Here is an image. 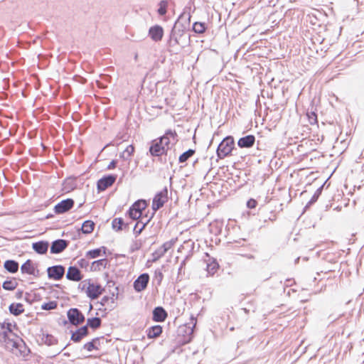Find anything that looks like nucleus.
<instances>
[{"mask_svg":"<svg viewBox=\"0 0 364 364\" xmlns=\"http://www.w3.org/2000/svg\"><path fill=\"white\" fill-rule=\"evenodd\" d=\"M235 148V141L232 136L225 137L219 144L217 148L216 154L219 159H224L232 154V151Z\"/></svg>","mask_w":364,"mask_h":364,"instance_id":"f257e3e1","label":"nucleus"},{"mask_svg":"<svg viewBox=\"0 0 364 364\" xmlns=\"http://www.w3.org/2000/svg\"><path fill=\"white\" fill-rule=\"evenodd\" d=\"M158 140L168 151L170 144L174 145L178 141V135L175 130L168 129Z\"/></svg>","mask_w":364,"mask_h":364,"instance_id":"f03ea898","label":"nucleus"},{"mask_svg":"<svg viewBox=\"0 0 364 364\" xmlns=\"http://www.w3.org/2000/svg\"><path fill=\"white\" fill-rule=\"evenodd\" d=\"M168 188L165 187L163 190L159 191L154 196L152 201L153 213H155L159 209L162 208L166 202L168 200Z\"/></svg>","mask_w":364,"mask_h":364,"instance_id":"7ed1b4c3","label":"nucleus"},{"mask_svg":"<svg viewBox=\"0 0 364 364\" xmlns=\"http://www.w3.org/2000/svg\"><path fill=\"white\" fill-rule=\"evenodd\" d=\"M69 322L74 326H79L85 321V316L77 308H72L67 312Z\"/></svg>","mask_w":364,"mask_h":364,"instance_id":"20e7f679","label":"nucleus"},{"mask_svg":"<svg viewBox=\"0 0 364 364\" xmlns=\"http://www.w3.org/2000/svg\"><path fill=\"white\" fill-rule=\"evenodd\" d=\"M105 291V289L98 284L90 282L87 281V287L86 288L87 296L92 300L97 299Z\"/></svg>","mask_w":364,"mask_h":364,"instance_id":"39448f33","label":"nucleus"},{"mask_svg":"<svg viewBox=\"0 0 364 364\" xmlns=\"http://www.w3.org/2000/svg\"><path fill=\"white\" fill-rule=\"evenodd\" d=\"M183 36V30L177 29L175 26L171 32L170 38L168 40V46L171 48H174L177 45L181 44V38Z\"/></svg>","mask_w":364,"mask_h":364,"instance_id":"423d86ee","label":"nucleus"},{"mask_svg":"<svg viewBox=\"0 0 364 364\" xmlns=\"http://www.w3.org/2000/svg\"><path fill=\"white\" fill-rule=\"evenodd\" d=\"M74 200L72 198L63 200L55 205L54 212L56 214L65 213L72 209L74 206Z\"/></svg>","mask_w":364,"mask_h":364,"instance_id":"0eeeda50","label":"nucleus"},{"mask_svg":"<svg viewBox=\"0 0 364 364\" xmlns=\"http://www.w3.org/2000/svg\"><path fill=\"white\" fill-rule=\"evenodd\" d=\"M117 175L109 174L103 176L97 183V188L99 191H103L110 187L116 181Z\"/></svg>","mask_w":364,"mask_h":364,"instance_id":"6e6552de","label":"nucleus"},{"mask_svg":"<svg viewBox=\"0 0 364 364\" xmlns=\"http://www.w3.org/2000/svg\"><path fill=\"white\" fill-rule=\"evenodd\" d=\"M149 282V275L147 273L140 274L134 282L133 287L136 292H141L146 289Z\"/></svg>","mask_w":364,"mask_h":364,"instance_id":"1a4fd4ad","label":"nucleus"},{"mask_svg":"<svg viewBox=\"0 0 364 364\" xmlns=\"http://www.w3.org/2000/svg\"><path fill=\"white\" fill-rule=\"evenodd\" d=\"M48 277L56 281L61 279L65 274V267L62 265H54L47 269Z\"/></svg>","mask_w":364,"mask_h":364,"instance_id":"9d476101","label":"nucleus"},{"mask_svg":"<svg viewBox=\"0 0 364 364\" xmlns=\"http://www.w3.org/2000/svg\"><path fill=\"white\" fill-rule=\"evenodd\" d=\"M149 152L153 156H161L163 154L167 155L168 151L165 146L159 141V140H154L149 147Z\"/></svg>","mask_w":364,"mask_h":364,"instance_id":"9b49d317","label":"nucleus"},{"mask_svg":"<svg viewBox=\"0 0 364 364\" xmlns=\"http://www.w3.org/2000/svg\"><path fill=\"white\" fill-rule=\"evenodd\" d=\"M154 213H152L151 215L148 217L145 215L144 217H141L137 221L134 227V233L136 235V237L139 235L143 230L145 228L146 225L149 223L151 219L153 218Z\"/></svg>","mask_w":364,"mask_h":364,"instance_id":"f8f14e48","label":"nucleus"},{"mask_svg":"<svg viewBox=\"0 0 364 364\" xmlns=\"http://www.w3.org/2000/svg\"><path fill=\"white\" fill-rule=\"evenodd\" d=\"M68 245V242L63 239L54 240L50 247V252L52 254H59L64 251Z\"/></svg>","mask_w":364,"mask_h":364,"instance_id":"ddd939ff","label":"nucleus"},{"mask_svg":"<svg viewBox=\"0 0 364 364\" xmlns=\"http://www.w3.org/2000/svg\"><path fill=\"white\" fill-rule=\"evenodd\" d=\"M168 314L162 306H156L152 311V320L155 322H164Z\"/></svg>","mask_w":364,"mask_h":364,"instance_id":"4468645a","label":"nucleus"},{"mask_svg":"<svg viewBox=\"0 0 364 364\" xmlns=\"http://www.w3.org/2000/svg\"><path fill=\"white\" fill-rule=\"evenodd\" d=\"M208 259H205L204 261L206 263V271L208 275H214L219 268V264L215 259L210 257L208 254H206Z\"/></svg>","mask_w":364,"mask_h":364,"instance_id":"2eb2a0df","label":"nucleus"},{"mask_svg":"<svg viewBox=\"0 0 364 364\" xmlns=\"http://www.w3.org/2000/svg\"><path fill=\"white\" fill-rule=\"evenodd\" d=\"M66 278L70 281L79 282L82 279V274L76 266H70L68 269Z\"/></svg>","mask_w":364,"mask_h":364,"instance_id":"dca6fc26","label":"nucleus"},{"mask_svg":"<svg viewBox=\"0 0 364 364\" xmlns=\"http://www.w3.org/2000/svg\"><path fill=\"white\" fill-rule=\"evenodd\" d=\"M149 35L153 41H159L163 38L164 29L159 25L151 26L149 30Z\"/></svg>","mask_w":364,"mask_h":364,"instance_id":"f3484780","label":"nucleus"},{"mask_svg":"<svg viewBox=\"0 0 364 364\" xmlns=\"http://www.w3.org/2000/svg\"><path fill=\"white\" fill-rule=\"evenodd\" d=\"M88 334L89 330L87 328V326H83L75 332H73L71 335V340L75 343H78Z\"/></svg>","mask_w":364,"mask_h":364,"instance_id":"a211bd4d","label":"nucleus"},{"mask_svg":"<svg viewBox=\"0 0 364 364\" xmlns=\"http://www.w3.org/2000/svg\"><path fill=\"white\" fill-rule=\"evenodd\" d=\"M255 142V137L254 135L250 134L241 137L238 141L237 145L240 148H250L253 146Z\"/></svg>","mask_w":364,"mask_h":364,"instance_id":"6ab92c4d","label":"nucleus"},{"mask_svg":"<svg viewBox=\"0 0 364 364\" xmlns=\"http://www.w3.org/2000/svg\"><path fill=\"white\" fill-rule=\"evenodd\" d=\"M21 271L23 274H28L37 277L36 274V267L31 259H27L21 267Z\"/></svg>","mask_w":364,"mask_h":364,"instance_id":"aec40b11","label":"nucleus"},{"mask_svg":"<svg viewBox=\"0 0 364 364\" xmlns=\"http://www.w3.org/2000/svg\"><path fill=\"white\" fill-rule=\"evenodd\" d=\"M49 243L46 241H39L33 242L32 247L35 252L38 254L43 255L47 252Z\"/></svg>","mask_w":364,"mask_h":364,"instance_id":"412c9836","label":"nucleus"},{"mask_svg":"<svg viewBox=\"0 0 364 364\" xmlns=\"http://www.w3.org/2000/svg\"><path fill=\"white\" fill-rule=\"evenodd\" d=\"M146 332L149 338H156L162 333L163 328L160 325H155L147 328Z\"/></svg>","mask_w":364,"mask_h":364,"instance_id":"4be33fe9","label":"nucleus"},{"mask_svg":"<svg viewBox=\"0 0 364 364\" xmlns=\"http://www.w3.org/2000/svg\"><path fill=\"white\" fill-rule=\"evenodd\" d=\"M4 268L10 273L14 274L18 271L19 264L18 262L13 259H8L4 262Z\"/></svg>","mask_w":364,"mask_h":364,"instance_id":"5701e85b","label":"nucleus"},{"mask_svg":"<svg viewBox=\"0 0 364 364\" xmlns=\"http://www.w3.org/2000/svg\"><path fill=\"white\" fill-rule=\"evenodd\" d=\"M9 312L14 316H19L24 312L23 305L21 303H13L9 306Z\"/></svg>","mask_w":364,"mask_h":364,"instance_id":"b1692460","label":"nucleus"},{"mask_svg":"<svg viewBox=\"0 0 364 364\" xmlns=\"http://www.w3.org/2000/svg\"><path fill=\"white\" fill-rule=\"evenodd\" d=\"M128 223H124L122 218H114L112 223V228L117 232L126 229L128 228Z\"/></svg>","mask_w":364,"mask_h":364,"instance_id":"393cba45","label":"nucleus"},{"mask_svg":"<svg viewBox=\"0 0 364 364\" xmlns=\"http://www.w3.org/2000/svg\"><path fill=\"white\" fill-rule=\"evenodd\" d=\"M115 290H116V293L113 292L112 293V297H109L108 296H103L102 299H101V301H100V304L102 306H105L106 304H107L109 303V301H110V303L112 304L110 305V307L111 308H113V305L114 304V300L117 299L118 297V287H115Z\"/></svg>","mask_w":364,"mask_h":364,"instance_id":"a878e982","label":"nucleus"},{"mask_svg":"<svg viewBox=\"0 0 364 364\" xmlns=\"http://www.w3.org/2000/svg\"><path fill=\"white\" fill-rule=\"evenodd\" d=\"M41 338V342L47 346H53L58 343V340L50 334L42 333Z\"/></svg>","mask_w":364,"mask_h":364,"instance_id":"bb28decb","label":"nucleus"},{"mask_svg":"<svg viewBox=\"0 0 364 364\" xmlns=\"http://www.w3.org/2000/svg\"><path fill=\"white\" fill-rule=\"evenodd\" d=\"M107 265V259H101L96 261H94L92 263L90 270L91 271H100L102 268H105Z\"/></svg>","mask_w":364,"mask_h":364,"instance_id":"cd10ccee","label":"nucleus"},{"mask_svg":"<svg viewBox=\"0 0 364 364\" xmlns=\"http://www.w3.org/2000/svg\"><path fill=\"white\" fill-rule=\"evenodd\" d=\"M106 250L107 248L103 246L100 248L91 250L87 252L86 256L92 259L97 258L102 255V252H103V254H105Z\"/></svg>","mask_w":364,"mask_h":364,"instance_id":"c85d7f7f","label":"nucleus"},{"mask_svg":"<svg viewBox=\"0 0 364 364\" xmlns=\"http://www.w3.org/2000/svg\"><path fill=\"white\" fill-rule=\"evenodd\" d=\"M95 223L92 220H85L81 227V231L84 234H90L94 230Z\"/></svg>","mask_w":364,"mask_h":364,"instance_id":"c756f323","label":"nucleus"},{"mask_svg":"<svg viewBox=\"0 0 364 364\" xmlns=\"http://www.w3.org/2000/svg\"><path fill=\"white\" fill-rule=\"evenodd\" d=\"M101 324L102 320L100 317H93L87 318L85 326H87V328L90 327L92 329H97L100 327Z\"/></svg>","mask_w":364,"mask_h":364,"instance_id":"7c9ffc66","label":"nucleus"},{"mask_svg":"<svg viewBox=\"0 0 364 364\" xmlns=\"http://www.w3.org/2000/svg\"><path fill=\"white\" fill-rule=\"evenodd\" d=\"M13 347L18 349L21 354L23 355L28 354L29 352V349L26 348L25 343L21 339L18 341H14L13 343Z\"/></svg>","mask_w":364,"mask_h":364,"instance_id":"2f4dec72","label":"nucleus"},{"mask_svg":"<svg viewBox=\"0 0 364 364\" xmlns=\"http://www.w3.org/2000/svg\"><path fill=\"white\" fill-rule=\"evenodd\" d=\"M146 206H147L146 201L145 200L141 199V200H138L136 202H134L131 207L134 210L135 208L138 212L141 213V215H142L143 211L146 209Z\"/></svg>","mask_w":364,"mask_h":364,"instance_id":"473e14b6","label":"nucleus"},{"mask_svg":"<svg viewBox=\"0 0 364 364\" xmlns=\"http://www.w3.org/2000/svg\"><path fill=\"white\" fill-rule=\"evenodd\" d=\"M196 151L192 149H189L186 151L183 152L182 154L180 155L178 158V161L181 164L186 162L191 157H192Z\"/></svg>","mask_w":364,"mask_h":364,"instance_id":"72a5a7b5","label":"nucleus"},{"mask_svg":"<svg viewBox=\"0 0 364 364\" xmlns=\"http://www.w3.org/2000/svg\"><path fill=\"white\" fill-rule=\"evenodd\" d=\"M18 286V283L16 282L15 279L6 280L2 284V287L4 289L7 291H13Z\"/></svg>","mask_w":364,"mask_h":364,"instance_id":"f704fd0d","label":"nucleus"},{"mask_svg":"<svg viewBox=\"0 0 364 364\" xmlns=\"http://www.w3.org/2000/svg\"><path fill=\"white\" fill-rule=\"evenodd\" d=\"M206 30V26L203 22H195L193 25V31L198 34L203 33Z\"/></svg>","mask_w":364,"mask_h":364,"instance_id":"c9c22d12","label":"nucleus"},{"mask_svg":"<svg viewBox=\"0 0 364 364\" xmlns=\"http://www.w3.org/2000/svg\"><path fill=\"white\" fill-rule=\"evenodd\" d=\"M168 5V0H161L159 3V9L157 10L159 15H160V16L166 15V14L167 13Z\"/></svg>","mask_w":364,"mask_h":364,"instance_id":"e433bc0d","label":"nucleus"},{"mask_svg":"<svg viewBox=\"0 0 364 364\" xmlns=\"http://www.w3.org/2000/svg\"><path fill=\"white\" fill-rule=\"evenodd\" d=\"M95 343H99V338H95L91 341L86 343L83 346V348L89 352H91L93 350H98V347L95 346Z\"/></svg>","mask_w":364,"mask_h":364,"instance_id":"4c0bfd02","label":"nucleus"},{"mask_svg":"<svg viewBox=\"0 0 364 364\" xmlns=\"http://www.w3.org/2000/svg\"><path fill=\"white\" fill-rule=\"evenodd\" d=\"M323 185L321 186L317 190L315 191L314 194L311 197V200L308 202L306 205V208L311 205L318 200V197L321 196V192L323 191Z\"/></svg>","mask_w":364,"mask_h":364,"instance_id":"58836bf2","label":"nucleus"},{"mask_svg":"<svg viewBox=\"0 0 364 364\" xmlns=\"http://www.w3.org/2000/svg\"><path fill=\"white\" fill-rule=\"evenodd\" d=\"M177 241V238H172L171 240H170L169 241H167L166 242H164L161 247L160 248L165 252L166 253L171 248H172V247L175 245V243Z\"/></svg>","mask_w":364,"mask_h":364,"instance_id":"ea45409f","label":"nucleus"},{"mask_svg":"<svg viewBox=\"0 0 364 364\" xmlns=\"http://www.w3.org/2000/svg\"><path fill=\"white\" fill-rule=\"evenodd\" d=\"M127 215L130 218L134 220H139L142 217L141 213L138 212L135 208L134 210L132 207H130L128 210Z\"/></svg>","mask_w":364,"mask_h":364,"instance_id":"a19ab883","label":"nucleus"},{"mask_svg":"<svg viewBox=\"0 0 364 364\" xmlns=\"http://www.w3.org/2000/svg\"><path fill=\"white\" fill-rule=\"evenodd\" d=\"M57 302L55 301H49V302H47V303H44L43 304H42L41 306V309L43 310H53V309H55L57 308Z\"/></svg>","mask_w":364,"mask_h":364,"instance_id":"79ce46f5","label":"nucleus"},{"mask_svg":"<svg viewBox=\"0 0 364 364\" xmlns=\"http://www.w3.org/2000/svg\"><path fill=\"white\" fill-rule=\"evenodd\" d=\"M134 147L133 145H129L122 154V157L124 159H128L134 153Z\"/></svg>","mask_w":364,"mask_h":364,"instance_id":"37998d69","label":"nucleus"},{"mask_svg":"<svg viewBox=\"0 0 364 364\" xmlns=\"http://www.w3.org/2000/svg\"><path fill=\"white\" fill-rule=\"evenodd\" d=\"M166 253L159 247L152 253V261L156 262L162 257Z\"/></svg>","mask_w":364,"mask_h":364,"instance_id":"c03bdc74","label":"nucleus"},{"mask_svg":"<svg viewBox=\"0 0 364 364\" xmlns=\"http://www.w3.org/2000/svg\"><path fill=\"white\" fill-rule=\"evenodd\" d=\"M5 329V322H0V340L6 341L7 338V332L4 331Z\"/></svg>","mask_w":364,"mask_h":364,"instance_id":"a18cd8bd","label":"nucleus"},{"mask_svg":"<svg viewBox=\"0 0 364 364\" xmlns=\"http://www.w3.org/2000/svg\"><path fill=\"white\" fill-rule=\"evenodd\" d=\"M164 278L163 273L160 269L156 270L154 272V279L157 282V284L160 285L161 282Z\"/></svg>","mask_w":364,"mask_h":364,"instance_id":"49530a36","label":"nucleus"},{"mask_svg":"<svg viewBox=\"0 0 364 364\" xmlns=\"http://www.w3.org/2000/svg\"><path fill=\"white\" fill-rule=\"evenodd\" d=\"M307 116L311 124H315L317 123V115L314 112H308Z\"/></svg>","mask_w":364,"mask_h":364,"instance_id":"de8ad7c7","label":"nucleus"},{"mask_svg":"<svg viewBox=\"0 0 364 364\" xmlns=\"http://www.w3.org/2000/svg\"><path fill=\"white\" fill-rule=\"evenodd\" d=\"M77 264L82 269H87L89 266L90 263L89 261L85 258H82L80 260L77 261Z\"/></svg>","mask_w":364,"mask_h":364,"instance_id":"09e8293b","label":"nucleus"},{"mask_svg":"<svg viewBox=\"0 0 364 364\" xmlns=\"http://www.w3.org/2000/svg\"><path fill=\"white\" fill-rule=\"evenodd\" d=\"M257 205V200L253 198H250L247 202V207L250 209H253V208H256Z\"/></svg>","mask_w":364,"mask_h":364,"instance_id":"8fccbe9b","label":"nucleus"},{"mask_svg":"<svg viewBox=\"0 0 364 364\" xmlns=\"http://www.w3.org/2000/svg\"><path fill=\"white\" fill-rule=\"evenodd\" d=\"M141 244L140 242H135L131 245L130 250L132 252H134L139 250L141 248Z\"/></svg>","mask_w":364,"mask_h":364,"instance_id":"3c124183","label":"nucleus"},{"mask_svg":"<svg viewBox=\"0 0 364 364\" xmlns=\"http://www.w3.org/2000/svg\"><path fill=\"white\" fill-rule=\"evenodd\" d=\"M191 18V14L189 12H188V13L183 12L179 16V19L182 20V19L185 18V19H186L188 21V23H190Z\"/></svg>","mask_w":364,"mask_h":364,"instance_id":"603ef678","label":"nucleus"},{"mask_svg":"<svg viewBox=\"0 0 364 364\" xmlns=\"http://www.w3.org/2000/svg\"><path fill=\"white\" fill-rule=\"evenodd\" d=\"M32 297H33V296H32V294L31 293L26 292L25 294L24 299L28 303L31 304L32 301H33V298Z\"/></svg>","mask_w":364,"mask_h":364,"instance_id":"864d4df0","label":"nucleus"},{"mask_svg":"<svg viewBox=\"0 0 364 364\" xmlns=\"http://www.w3.org/2000/svg\"><path fill=\"white\" fill-rule=\"evenodd\" d=\"M87 281L88 279H86V280H84L82 282H81L79 286H78V288L80 289L82 291L83 290H85L86 291V288H87Z\"/></svg>","mask_w":364,"mask_h":364,"instance_id":"5fc2aeb1","label":"nucleus"},{"mask_svg":"<svg viewBox=\"0 0 364 364\" xmlns=\"http://www.w3.org/2000/svg\"><path fill=\"white\" fill-rule=\"evenodd\" d=\"M117 161L116 160H112L109 164L107 166V169L108 170H111V169H113L116 166H117Z\"/></svg>","mask_w":364,"mask_h":364,"instance_id":"6e6d98bb","label":"nucleus"},{"mask_svg":"<svg viewBox=\"0 0 364 364\" xmlns=\"http://www.w3.org/2000/svg\"><path fill=\"white\" fill-rule=\"evenodd\" d=\"M7 333L8 332H12V324L11 323H6L5 322V329Z\"/></svg>","mask_w":364,"mask_h":364,"instance_id":"4d7b16f0","label":"nucleus"},{"mask_svg":"<svg viewBox=\"0 0 364 364\" xmlns=\"http://www.w3.org/2000/svg\"><path fill=\"white\" fill-rule=\"evenodd\" d=\"M23 291L22 290H18L16 292V298L17 299H21L23 298Z\"/></svg>","mask_w":364,"mask_h":364,"instance_id":"13d9d810","label":"nucleus"},{"mask_svg":"<svg viewBox=\"0 0 364 364\" xmlns=\"http://www.w3.org/2000/svg\"><path fill=\"white\" fill-rule=\"evenodd\" d=\"M107 285L109 287H113L114 285V282L113 281H109L107 282Z\"/></svg>","mask_w":364,"mask_h":364,"instance_id":"bf43d9fd","label":"nucleus"},{"mask_svg":"<svg viewBox=\"0 0 364 364\" xmlns=\"http://www.w3.org/2000/svg\"><path fill=\"white\" fill-rule=\"evenodd\" d=\"M64 349H65V348H62L60 350H58V352L56 353V355L60 354Z\"/></svg>","mask_w":364,"mask_h":364,"instance_id":"052dcab7","label":"nucleus"},{"mask_svg":"<svg viewBox=\"0 0 364 364\" xmlns=\"http://www.w3.org/2000/svg\"><path fill=\"white\" fill-rule=\"evenodd\" d=\"M191 319L195 321V323H193V328L196 324V320L193 317H192Z\"/></svg>","mask_w":364,"mask_h":364,"instance_id":"680f3d73","label":"nucleus"},{"mask_svg":"<svg viewBox=\"0 0 364 364\" xmlns=\"http://www.w3.org/2000/svg\"><path fill=\"white\" fill-rule=\"evenodd\" d=\"M39 270L36 267V274H37V277L38 276Z\"/></svg>","mask_w":364,"mask_h":364,"instance_id":"e2e57ef3","label":"nucleus"},{"mask_svg":"<svg viewBox=\"0 0 364 364\" xmlns=\"http://www.w3.org/2000/svg\"><path fill=\"white\" fill-rule=\"evenodd\" d=\"M52 216H53L52 215H48L46 216V218H51Z\"/></svg>","mask_w":364,"mask_h":364,"instance_id":"0e129e2a","label":"nucleus"},{"mask_svg":"<svg viewBox=\"0 0 364 364\" xmlns=\"http://www.w3.org/2000/svg\"><path fill=\"white\" fill-rule=\"evenodd\" d=\"M92 309V304H90V311H91Z\"/></svg>","mask_w":364,"mask_h":364,"instance_id":"69168bd1","label":"nucleus"},{"mask_svg":"<svg viewBox=\"0 0 364 364\" xmlns=\"http://www.w3.org/2000/svg\"><path fill=\"white\" fill-rule=\"evenodd\" d=\"M193 328H192L190 329V333H193Z\"/></svg>","mask_w":364,"mask_h":364,"instance_id":"338daca9","label":"nucleus"},{"mask_svg":"<svg viewBox=\"0 0 364 364\" xmlns=\"http://www.w3.org/2000/svg\"><path fill=\"white\" fill-rule=\"evenodd\" d=\"M98 345H100V342L99 343H95V346H97Z\"/></svg>","mask_w":364,"mask_h":364,"instance_id":"774afa93","label":"nucleus"}]
</instances>
